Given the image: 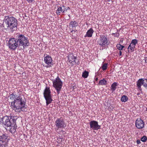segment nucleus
<instances>
[{
    "label": "nucleus",
    "mask_w": 147,
    "mask_h": 147,
    "mask_svg": "<svg viewBox=\"0 0 147 147\" xmlns=\"http://www.w3.org/2000/svg\"><path fill=\"white\" fill-rule=\"evenodd\" d=\"M122 55V52L121 51H119V55L120 56H121Z\"/></svg>",
    "instance_id": "nucleus-34"
},
{
    "label": "nucleus",
    "mask_w": 147,
    "mask_h": 147,
    "mask_svg": "<svg viewBox=\"0 0 147 147\" xmlns=\"http://www.w3.org/2000/svg\"><path fill=\"white\" fill-rule=\"evenodd\" d=\"M9 98L11 100H14L11 102V107L15 112L20 113L22 111H25L26 102L21 96L13 93L10 95Z\"/></svg>",
    "instance_id": "nucleus-2"
},
{
    "label": "nucleus",
    "mask_w": 147,
    "mask_h": 147,
    "mask_svg": "<svg viewBox=\"0 0 147 147\" xmlns=\"http://www.w3.org/2000/svg\"><path fill=\"white\" fill-rule=\"evenodd\" d=\"M90 127V129L97 130L100 129L101 126L98 124L97 121H92L89 122Z\"/></svg>",
    "instance_id": "nucleus-10"
},
{
    "label": "nucleus",
    "mask_w": 147,
    "mask_h": 147,
    "mask_svg": "<svg viewBox=\"0 0 147 147\" xmlns=\"http://www.w3.org/2000/svg\"><path fill=\"white\" fill-rule=\"evenodd\" d=\"M78 25V23L75 21H71L69 24V27L70 28H73Z\"/></svg>",
    "instance_id": "nucleus-18"
},
{
    "label": "nucleus",
    "mask_w": 147,
    "mask_h": 147,
    "mask_svg": "<svg viewBox=\"0 0 147 147\" xmlns=\"http://www.w3.org/2000/svg\"><path fill=\"white\" fill-rule=\"evenodd\" d=\"M29 3H31L34 0H26Z\"/></svg>",
    "instance_id": "nucleus-32"
},
{
    "label": "nucleus",
    "mask_w": 147,
    "mask_h": 147,
    "mask_svg": "<svg viewBox=\"0 0 147 147\" xmlns=\"http://www.w3.org/2000/svg\"><path fill=\"white\" fill-rule=\"evenodd\" d=\"M97 43L100 47L105 49L109 45V41L107 36L102 35L100 36Z\"/></svg>",
    "instance_id": "nucleus-4"
},
{
    "label": "nucleus",
    "mask_w": 147,
    "mask_h": 147,
    "mask_svg": "<svg viewBox=\"0 0 147 147\" xmlns=\"http://www.w3.org/2000/svg\"><path fill=\"white\" fill-rule=\"evenodd\" d=\"M116 47L117 49L120 51L122 50L124 47V46L121 45L119 43L117 44Z\"/></svg>",
    "instance_id": "nucleus-24"
},
{
    "label": "nucleus",
    "mask_w": 147,
    "mask_h": 147,
    "mask_svg": "<svg viewBox=\"0 0 147 147\" xmlns=\"http://www.w3.org/2000/svg\"><path fill=\"white\" fill-rule=\"evenodd\" d=\"M128 100L127 97L125 95H123L121 99V101L123 102H126Z\"/></svg>",
    "instance_id": "nucleus-23"
},
{
    "label": "nucleus",
    "mask_w": 147,
    "mask_h": 147,
    "mask_svg": "<svg viewBox=\"0 0 147 147\" xmlns=\"http://www.w3.org/2000/svg\"><path fill=\"white\" fill-rule=\"evenodd\" d=\"M67 10L68 9H70V8H69V7H67Z\"/></svg>",
    "instance_id": "nucleus-38"
},
{
    "label": "nucleus",
    "mask_w": 147,
    "mask_h": 147,
    "mask_svg": "<svg viewBox=\"0 0 147 147\" xmlns=\"http://www.w3.org/2000/svg\"><path fill=\"white\" fill-rule=\"evenodd\" d=\"M136 142L137 144H139L141 143V142L140 140H137Z\"/></svg>",
    "instance_id": "nucleus-33"
},
{
    "label": "nucleus",
    "mask_w": 147,
    "mask_h": 147,
    "mask_svg": "<svg viewBox=\"0 0 147 147\" xmlns=\"http://www.w3.org/2000/svg\"><path fill=\"white\" fill-rule=\"evenodd\" d=\"M68 58L69 61L72 64V65H74L76 63L77 65H78L80 63L79 61L76 63L77 57L74 56L72 54H69L68 56Z\"/></svg>",
    "instance_id": "nucleus-12"
},
{
    "label": "nucleus",
    "mask_w": 147,
    "mask_h": 147,
    "mask_svg": "<svg viewBox=\"0 0 147 147\" xmlns=\"http://www.w3.org/2000/svg\"><path fill=\"white\" fill-rule=\"evenodd\" d=\"M143 60L145 61V63H147V57H145Z\"/></svg>",
    "instance_id": "nucleus-30"
},
{
    "label": "nucleus",
    "mask_w": 147,
    "mask_h": 147,
    "mask_svg": "<svg viewBox=\"0 0 147 147\" xmlns=\"http://www.w3.org/2000/svg\"><path fill=\"white\" fill-rule=\"evenodd\" d=\"M145 87H147V79H145Z\"/></svg>",
    "instance_id": "nucleus-29"
},
{
    "label": "nucleus",
    "mask_w": 147,
    "mask_h": 147,
    "mask_svg": "<svg viewBox=\"0 0 147 147\" xmlns=\"http://www.w3.org/2000/svg\"><path fill=\"white\" fill-rule=\"evenodd\" d=\"M138 43V40L136 39L132 40L128 46L127 49L128 52H132L134 50L136 45Z\"/></svg>",
    "instance_id": "nucleus-11"
},
{
    "label": "nucleus",
    "mask_w": 147,
    "mask_h": 147,
    "mask_svg": "<svg viewBox=\"0 0 147 147\" xmlns=\"http://www.w3.org/2000/svg\"><path fill=\"white\" fill-rule=\"evenodd\" d=\"M55 129L57 131L60 128H65L66 127V123L62 117L57 118L55 122Z\"/></svg>",
    "instance_id": "nucleus-7"
},
{
    "label": "nucleus",
    "mask_w": 147,
    "mask_h": 147,
    "mask_svg": "<svg viewBox=\"0 0 147 147\" xmlns=\"http://www.w3.org/2000/svg\"><path fill=\"white\" fill-rule=\"evenodd\" d=\"M118 85V84L116 82H114L111 85V90L112 92L114 91L116 89V86Z\"/></svg>",
    "instance_id": "nucleus-21"
},
{
    "label": "nucleus",
    "mask_w": 147,
    "mask_h": 147,
    "mask_svg": "<svg viewBox=\"0 0 147 147\" xmlns=\"http://www.w3.org/2000/svg\"><path fill=\"white\" fill-rule=\"evenodd\" d=\"M29 41L28 38L22 34H19L16 38L9 39L8 44L9 48L11 49L15 50L17 47L24 49L29 45Z\"/></svg>",
    "instance_id": "nucleus-1"
},
{
    "label": "nucleus",
    "mask_w": 147,
    "mask_h": 147,
    "mask_svg": "<svg viewBox=\"0 0 147 147\" xmlns=\"http://www.w3.org/2000/svg\"><path fill=\"white\" fill-rule=\"evenodd\" d=\"M45 98L46 100L47 106H48L49 104H50L53 101L51 96L45 97Z\"/></svg>",
    "instance_id": "nucleus-20"
},
{
    "label": "nucleus",
    "mask_w": 147,
    "mask_h": 147,
    "mask_svg": "<svg viewBox=\"0 0 147 147\" xmlns=\"http://www.w3.org/2000/svg\"><path fill=\"white\" fill-rule=\"evenodd\" d=\"M44 61L46 64V65L45 66L47 68L52 67L53 65V63L51 57L46 54H44Z\"/></svg>",
    "instance_id": "nucleus-9"
},
{
    "label": "nucleus",
    "mask_w": 147,
    "mask_h": 147,
    "mask_svg": "<svg viewBox=\"0 0 147 147\" xmlns=\"http://www.w3.org/2000/svg\"><path fill=\"white\" fill-rule=\"evenodd\" d=\"M112 35H114V37H118L119 36V34L118 33H113Z\"/></svg>",
    "instance_id": "nucleus-28"
},
{
    "label": "nucleus",
    "mask_w": 147,
    "mask_h": 147,
    "mask_svg": "<svg viewBox=\"0 0 147 147\" xmlns=\"http://www.w3.org/2000/svg\"><path fill=\"white\" fill-rule=\"evenodd\" d=\"M147 140V138L146 136H144L143 137H142L141 139V140L142 141L145 142Z\"/></svg>",
    "instance_id": "nucleus-27"
},
{
    "label": "nucleus",
    "mask_w": 147,
    "mask_h": 147,
    "mask_svg": "<svg viewBox=\"0 0 147 147\" xmlns=\"http://www.w3.org/2000/svg\"><path fill=\"white\" fill-rule=\"evenodd\" d=\"M108 65L107 63H105L102 64L101 68L103 71L106 70L107 68V66Z\"/></svg>",
    "instance_id": "nucleus-25"
},
{
    "label": "nucleus",
    "mask_w": 147,
    "mask_h": 147,
    "mask_svg": "<svg viewBox=\"0 0 147 147\" xmlns=\"http://www.w3.org/2000/svg\"><path fill=\"white\" fill-rule=\"evenodd\" d=\"M8 136L7 134H3L0 136V147H6L8 146Z\"/></svg>",
    "instance_id": "nucleus-8"
},
{
    "label": "nucleus",
    "mask_w": 147,
    "mask_h": 147,
    "mask_svg": "<svg viewBox=\"0 0 147 147\" xmlns=\"http://www.w3.org/2000/svg\"><path fill=\"white\" fill-rule=\"evenodd\" d=\"M51 92L49 88L46 87L43 93L44 98L51 96Z\"/></svg>",
    "instance_id": "nucleus-16"
},
{
    "label": "nucleus",
    "mask_w": 147,
    "mask_h": 147,
    "mask_svg": "<svg viewBox=\"0 0 147 147\" xmlns=\"http://www.w3.org/2000/svg\"><path fill=\"white\" fill-rule=\"evenodd\" d=\"M5 22L7 25V28L11 31L13 32L17 30L18 23L17 20L15 18L13 17L6 16Z\"/></svg>",
    "instance_id": "nucleus-3"
},
{
    "label": "nucleus",
    "mask_w": 147,
    "mask_h": 147,
    "mask_svg": "<svg viewBox=\"0 0 147 147\" xmlns=\"http://www.w3.org/2000/svg\"><path fill=\"white\" fill-rule=\"evenodd\" d=\"M145 79L143 78L140 79L137 82V85L139 89L140 90H142L141 86L143 85L145 87Z\"/></svg>",
    "instance_id": "nucleus-14"
},
{
    "label": "nucleus",
    "mask_w": 147,
    "mask_h": 147,
    "mask_svg": "<svg viewBox=\"0 0 147 147\" xmlns=\"http://www.w3.org/2000/svg\"><path fill=\"white\" fill-rule=\"evenodd\" d=\"M123 38H121L120 39L119 43H122L123 41Z\"/></svg>",
    "instance_id": "nucleus-31"
},
{
    "label": "nucleus",
    "mask_w": 147,
    "mask_h": 147,
    "mask_svg": "<svg viewBox=\"0 0 147 147\" xmlns=\"http://www.w3.org/2000/svg\"><path fill=\"white\" fill-rule=\"evenodd\" d=\"M94 32V31L92 28H90L89 29L86 33L84 36L85 37H91Z\"/></svg>",
    "instance_id": "nucleus-17"
},
{
    "label": "nucleus",
    "mask_w": 147,
    "mask_h": 147,
    "mask_svg": "<svg viewBox=\"0 0 147 147\" xmlns=\"http://www.w3.org/2000/svg\"><path fill=\"white\" fill-rule=\"evenodd\" d=\"M14 124V126H12L11 125L9 128V131L12 133H14L16 131V126H15V124Z\"/></svg>",
    "instance_id": "nucleus-19"
},
{
    "label": "nucleus",
    "mask_w": 147,
    "mask_h": 147,
    "mask_svg": "<svg viewBox=\"0 0 147 147\" xmlns=\"http://www.w3.org/2000/svg\"><path fill=\"white\" fill-rule=\"evenodd\" d=\"M53 87L56 90L57 94H59L62 88V82L58 76L55 80L53 81Z\"/></svg>",
    "instance_id": "nucleus-6"
},
{
    "label": "nucleus",
    "mask_w": 147,
    "mask_h": 147,
    "mask_svg": "<svg viewBox=\"0 0 147 147\" xmlns=\"http://www.w3.org/2000/svg\"><path fill=\"white\" fill-rule=\"evenodd\" d=\"M74 32H77V30L76 29H75L74 30Z\"/></svg>",
    "instance_id": "nucleus-35"
},
{
    "label": "nucleus",
    "mask_w": 147,
    "mask_h": 147,
    "mask_svg": "<svg viewBox=\"0 0 147 147\" xmlns=\"http://www.w3.org/2000/svg\"><path fill=\"white\" fill-rule=\"evenodd\" d=\"M74 32V30H72L70 32Z\"/></svg>",
    "instance_id": "nucleus-36"
},
{
    "label": "nucleus",
    "mask_w": 147,
    "mask_h": 147,
    "mask_svg": "<svg viewBox=\"0 0 147 147\" xmlns=\"http://www.w3.org/2000/svg\"><path fill=\"white\" fill-rule=\"evenodd\" d=\"M14 117L13 116L4 117L2 118L3 124L7 126V127H10L11 125H13V123L14 124L16 122V120Z\"/></svg>",
    "instance_id": "nucleus-5"
},
{
    "label": "nucleus",
    "mask_w": 147,
    "mask_h": 147,
    "mask_svg": "<svg viewBox=\"0 0 147 147\" xmlns=\"http://www.w3.org/2000/svg\"><path fill=\"white\" fill-rule=\"evenodd\" d=\"M67 10L66 7L63 6L58 8L56 13L58 15H60L61 13H64L66 12Z\"/></svg>",
    "instance_id": "nucleus-15"
},
{
    "label": "nucleus",
    "mask_w": 147,
    "mask_h": 147,
    "mask_svg": "<svg viewBox=\"0 0 147 147\" xmlns=\"http://www.w3.org/2000/svg\"><path fill=\"white\" fill-rule=\"evenodd\" d=\"M98 80V78H96V81H97Z\"/></svg>",
    "instance_id": "nucleus-37"
},
{
    "label": "nucleus",
    "mask_w": 147,
    "mask_h": 147,
    "mask_svg": "<svg viewBox=\"0 0 147 147\" xmlns=\"http://www.w3.org/2000/svg\"><path fill=\"white\" fill-rule=\"evenodd\" d=\"M144 123L140 118L138 119L135 121L136 127L138 129H141L144 127Z\"/></svg>",
    "instance_id": "nucleus-13"
},
{
    "label": "nucleus",
    "mask_w": 147,
    "mask_h": 147,
    "mask_svg": "<svg viewBox=\"0 0 147 147\" xmlns=\"http://www.w3.org/2000/svg\"><path fill=\"white\" fill-rule=\"evenodd\" d=\"M107 84V81L104 79L100 80L99 83V84L101 85H105Z\"/></svg>",
    "instance_id": "nucleus-22"
},
{
    "label": "nucleus",
    "mask_w": 147,
    "mask_h": 147,
    "mask_svg": "<svg viewBox=\"0 0 147 147\" xmlns=\"http://www.w3.org/2000/svg\"><path fill=\"white\" fill-rule=\"evenodd\" d=\"M88 76V72L85 71H84L82 74V77L84 78H86Z\"/></svg>",
    "instance_id": "nucleus-26"
}]
</instances>
